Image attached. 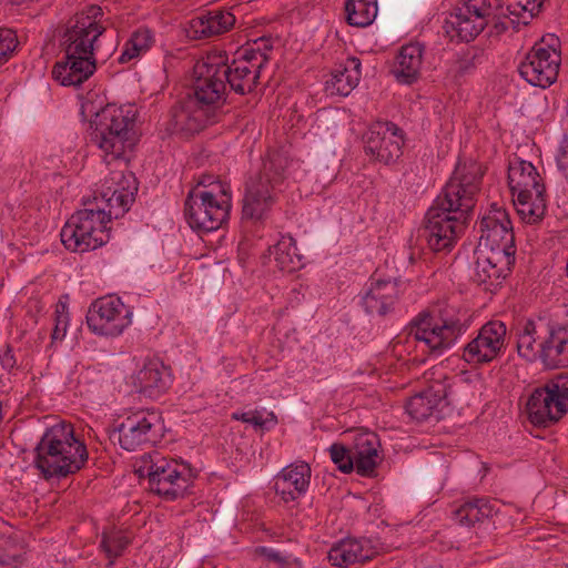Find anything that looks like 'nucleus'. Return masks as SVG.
<instances>
[{"label":"nucleus","mask_w":568,"mask_h":568,"mask_svg":"<svg viewBox=\"0 0 568 568\" xmlns=\"http://www.w3.org/2000/svg\"><path fill=\"white\" fill-rule=\"evenodd\" d=\"M477 162L458 163L425 216L420 237L434 252H448L463 234L484 176Z\"/></svg>","instance_id":"obj_1"},{"label":"nucleus","mask_w":568,"mask_h":568,"mask_svg":"<svg viewBox=\"0 0 568 568\" xmlns=\"http://www.w3.org/2000/svg\"><path fill=\"white\" fill-rule=\"evenodd\" d=\"M87 460V447L75 438L71 424L51 426L36 447L34 466L45 480L65 478L79 471Z\"/></svg>","instance_id":"obj_2"},{"label":"nucleus","mask_w":568,"mask_h":568,"mask_svg":"<svg viewBox=\"0 0 568 568\" xmlns=\"http://www.w3.org/2000/svg\"><path fill=\"white\" fill-rule=\"evenodd\" d=\"M291 160L284 150H270L261 171L246 182L242 217L261 220L283 191Z\"/></svg>","instance_id":"obj_3"},{"label":"nucleus","mask_w":568,"mask_h":568,"mask_svg":"<svg viewBox=\"0 0 568 568\" xmlns=\"http://www.w3.org/2000/svg\"><path fill=\"white\" fill-rule=\"evenodd\" d=\"M135 473L140 478L146 477L150 491L165 500L184 497L196 476L189 464L168 458L159 452L144 454Z\"/></svg>","instance_id":"obj_4"},{"label":"nucleus","mask_w":568,"mask_h":568,"mask_svg":"<svg viewBox=\"0 0 568 568\" xmlns=\"http://www.w3.org/2000/svg\"><path fill=\"white\" fill-rule=\"evenodd\" d=\"M508 185L521 219L527 223L541 221L547 210L546 189L534 164L517 155L509 159Z\"/></svg>","instance_id":"obj_5"},{"label":"nucleus","mask_w":568,"mask_h":568,"mask_svg":"<svg viewBox=\"0 0 568 568\" xmlns=\"http://www.w3.org/2000/svg\"><path fill=\"white\" fill-rule=\"evenodd\" d=\"M85 207L73 213L63 225L60 236L67 250L84 253L109 242V215L99 204L84 203Z\"/></svg>","instance_id":"obj_6"},{"label":"nucleus","mask_w":568,"mask_h":568,"mask_svg":"<svg viewBox=\"0 0 568 568\" xmlns=\"http://www.w3.org/2000/svg\"><path fill=\"white\" fill-rule=\"evenodd\" d=\"M271 49L270 40L261 38L254 45L237 51L231 62L226 52L213 51L222 60L219 68L224 73L225 85L229 84L237 94L252 92L256 88L261 70L268 62L267 51Z\"/></svg>","instance_id":"obj_7"},{"label":"nucleus","mask_w":568,"mask_h":568,"mask_svg":"<svg viewBox=\"0 0 568 568\" xmlns=\"http://www.w3.org/2000/svg\"><path fill=\"white\" fill-rule=\"evenodd\" d=\"M231 200L230 186L214 185L212 191L193 187L184 203V214L190 227L200 232L220 229L229 220Z\"/></svg>","instance_id":"obj_8"},{"label":"nucleus","mask_w":568,"mask_h":568,"mask_svg":"<svg viewBox=\"0 0 568 568\" xmlns=\"http://www.w3.org/2000/svg\"><path fill=\"white\" fill-rule=\"evenodd\" d=\"M465 331L464 323L453 308L437 307L429 313L419 314L413 322L409 335L429 354L438 356L450 348Z\"/></svg>","instance_id":"obj_9"},{"label":"nucleus","mask_w":568,"mask_h":568,"mask_svg":"<svg viewBox=\"0 0 568 568\" xmlns=\"http://www.w3.org/2000/svg\"><path fill=\"white\" fill-rule=\"evenodd\" d=\"M135 113L131 106L108 104L91 122V140L106 154L118 159L123 154Z\"/></svg>","instance_id":"obj_10"},{"label":"nucleus","mask_w":568,"mask_h":568,"mask_svg":"<svg viewBox=\"0 0 568 568\" xmlns=\"http://www.w3.org/2000/svg\"><path fill=\"white\" fill-rule=\"evenodd\" d=\"M102 16L101 7L92 4L70 19L62 40L64 53L97 57L99 38L105 31Z\"/></svg>","instance_id":"obj_11"},{"label":"nucleus","mask_w":568,"mask_h":568,"mask_svg":"<svg viewBox=\"0 0 568 568\" xmlns=\"http://www.w3.org/2000/svg\"><path fill=\"white\" fill-rule=\"evenodd\" d=\"M490 14L488 0H462L445 19L444 30L452 40L469 42L484 30Z\"/></svg>","instance_id":"obj_12"},{"label":"nucleus","mask_w":568,"mask_h":568,"mask_svg":"<svg viewBox=\"0 0 568 568\" xmlns=\"http://www.w3.org/2000/svg\"><path fill=\"white\" fill-rule=\"evenodd\" d=\"M219 63H222V60L213 52L195 63L194 92L189 95L203 106L213 109L215 114L224 103L226 94L224 73L220 71Z\"/></svg>","instance_id":"obj_13"},{"label":"nucleus","mask_w":568,"mask_h":568,"mask_svg":"<svg viewBox=\"0 0 568 568\" xmlns=\"http://www.w3.org/2000/svg\"><path fill=\"white\" fill-rule=\"evenodd\" d=\"M131 323V307L113 295L95 300L87 313L88 327L98 335L118 336Z\"/></svg>","instance_id":"obj_14"},{"label":"nucleus","mask_w":568,"mask_h":568,"mask_svg":"<svg viewBox=\"0 0 568 568\" xmlns=\"http://www.w3.org/2000/svg\"><path fill=\"white\" fill-rule=\"evenodd\" d=\"M163 430L161 414L148 410L126 417L112 437L118 439L123 449L133 452L144 445L158 443L163 436Z\"/></svg>","instance_id":"obj_15"},{"label":"nucleus","mask_w":568,"mask_h":568,"mask_svg":"<svg viewBox=\"0 0 568 568\" xmlns=\"http://www.w3.org/2000/svg\"><path fill=\"white\" fill-rule=\"evenodd\" d=\"M560 61V51L555 43H547L542 39L527 53L519 65V73L531 85L546 89L557 80Z\"/></svg>","instance_id":"obj_16"},{"label":"nucleus","mask_w":568,"mask_h":568,"mask_svg":"<svg viewBox=\"0 0 568 568\" xmlns=\"http://www.w3.org/2000/svg\"><path fill=\"white\" fill-rule=\"evenodd\" d=\"M404 139L400 129L393 122L378 121L364 135V150L374 161L395 163L403 154Z\"/></svg>","instance_id":"obj_17"},{"label":"nucleus","mask_w":568,"mask_h":568,"mask_svg":"<svg viewBox=\"0 0 568 568\" xmlns=\"http://www.w3.org/2000/svg\"><path fill=\"white\" fill-rule=\"evenodd\" d=\"M479 232L477 247L490 251L500 250L515 256L513 226L504 207L494 203L479 222Z\"/></svg>","instance_id":"obj_18"},{"label":"nucleus","mask_w":568,"mask_h":568,"mask_svg":"<svg viewBox=\"0 0 568 568\" xmlns=\"http://www.w3.org/2000/svg\"><path fill=\"white\" fill-rule=\"evenodd\" d=\"M217 114L210 106H203L191 97L179 101L169 112L166 131L185 136L199 133L209 124L214 123Z\"/></svg>","instance_id":"obj_19"},{"label":"nucleus","mask_w":568,"mask_h":568,"mask_svg":"<svg viewBox=\"0 0 568 568\" xmlns=\"http://www.w3.org/2000/svg\"><path fill=\"white\" fill-rule=\"evenodd\" d=\"M506 334L507 328L501 321L486 323L464 347L463 358L473 365L490 363L505 349Z\"/></svg>","instance_id":"obj_20"},{"label":"nucleus","mask_w":568,"mask_h":568,"mask_svg":"<svg viewBox=\"0 0 568 568\" xmlns=\"http://www.w3.org/2000/svg\"><path fill=\"white\" fill-rule=\"evenodd\" d=\"M473 281L485 291L495 292L510 272L515 256L500 250L490 251L477 247Z\"/></svg>","instance_id":"obj_21"},{"label":"nucleus","mask_w":568,"mask_h":568,"mask_svg":"<svg viewBox=\"0 0 568 568\" xmlns=\"http://www.w3.org/2000/svg\"><path fill=\"white\" fill-rule=\"evenodd\" d=\"M453 384L454 377L434 381L425 390L407 400L405 405L407 414L417 422L432 417L443 402L446 400L447 405L450 404Z\"/></svg>","instance_id":"obj_22"},{"label":"nucleus","mask_w":568,"mask_h":568,"mask_svg":"<svg viewBox=\"0 0 568 568\" xmlns=\"http://www.w3.org/2000/svg\"><path fill=\"white\" fill-rule=\"evenodd\" d=\"M402 282L398 278H372L361 296V305L368 315L385 316L398 301Z\"/></svg>","instance_id":"obj_23"},{"label":"nucleus","mask_w":568,"mask_h":568,"mask_svg":"<svg viewBox=\"0 0 568 568\" xmlns=\"http://www.w3.org/2000/svg\"><path fill=\"white\" fill-rule=\"evenodd\" d=\"M552 324L541 317L527 320L517 328V352L527 362L539 361L541 347L546 344Z\"/></svg>","instance_id":"obj_24"},{"label":"nucleus","mask_w":568,"mask_h":568,"mask_svg":"<svg viewBox=\"0 0 568 568\" xmlns=\"http://www.w3.org/2000/svg\"><path fill=\"white\" fill-rule=\"evenodd\" d=\"M97 57L65 53V60L55 63L53 78L64 87H79L97 70Z\"/></svg>","instance_id":"obj_25"},{"label":"nucleus","mask_w":568,"mask_h":568,"mask_svg":"<svg viewBox=\"0 0 568 568\" xmlns=\"http://www.w3.org/2000/svg\"><path fill=\"white\" fill-rule=\"evenodd\" d=\"M311 474L307 463L291 464L275 477L274 489L285 503L296 500L307 491Z\"/></svg>","instance_id":"obj_26"},{"label":"nucleus","mask_w":568,"mask_h":568,"mask_svg":"<svg viewBox=\"0 0 568 568\" xmlns=\"http://www.w3.org/2000/svg\"><path fill=\"white\" fill-rule=\"evenodd\" d=\"M379 548L371 539L346 538L334 545L328 551V560L337 567H348L372 560Z\"/></svg>","instance_id":"obj_27"},{"label":"nucleus","mask_w":568,"mask_h":568,"mask_svg":"<svg viewBox=\"0 0 568 568\" xmlns=\"http://www.w3.org/2000/svg\"><path fill=\"white\" fill-rule=\"evenodd\" d=\"M171 385L170 371L159 359L149 361L133 376V386L135 390L149 398H158Z\"/></svg>","instance_id":"obj_28"},{"label":"nucleus","mask_w":568,"mask_h":568,"mask_svg":"<svg viewBox=\"0 0 568 568\" xmlns=\"http://www.w3.org/2000/svg\"><path fill=\"white\" fill-rule=\"evenodd\" d=\"M112 179L119 181V186L114 190H112L111 186H106L105 190H102L101 202L104 203V205H99L100 207L105 209V213L109 215V223L111 222L112 216L119 219L130 210V206L134 201V195L138 191L135 181H132L133 185L131 186L129 180H126L125 175L121 171L115 172Z\"/></svg>","instance_id":"obj_29"},{"label":"nucleus","mask_w":568,"mask_h":568,"mask_svg":"<svg viewBox=\"0 0 568 568\" xmlns=\"http://www.w3.org/2000/svg\"><path fill=\"white\" fill-rule=\"evenodd\" d=\"M235 23V17L223 10H213L190 21L189 36L193 39H206L229 31Z\"/></svg>","instance_id":"obj_30"},{"label":"nucleus","mask_w":568,"mask_h":568,"mask_svg":"<svg viewBox=\"0 0 568 568\" xmlns=\"http://www.w3.org/2000/svg\"><path fill=\"white\" fill-rule=\"evenodd\" d=\"M539 361L546 368L568 366V327L552 324L546 344L541 347Z\"/></svg>","instance_id":"obj_31"},{"label":"nucleus","mask_w":568,"mask_h":568,"mask_svg":"<svg viewBox=\"0 0 568 568\" xmlns=\"http://www.w3.org/2000/svg\"><path fill=\"white\" fill-rule=\"evenodd\" d=\"M424 47L418 43H408L400 48L393 69V74L402 84H412L420 75Z\"/></svg>","instance_id":"obj_32"},{"label":"nucleus","mask_w":568,"mask_h":568,"mask_svg":"<svg viewBox=\"0 0 568 568\" xmlns=\"http://www.w3.org/2000/svg\"><path fill=\"white\" fill-rule=\"evenodd\" d=\"M362 63L358 58L351 57L344 64L338 65L325 82V92L328 95L347 97L357 85L361 79Z\"/></svg>","instance_id":"obj_33"},{"label":"nucleus","mask_w":568,"mask_h":568,"mask_svg":"<svg viewBox=\"0 0 568 568\" xmlns=\"http://www.w3.org/2000/svg\"><path fill=\"white\" fill-rule=\"evenodd\" d=\"M374 435L364 434L356 437L352 446L354 469L361 476H372L381 462Z\"/></svg>","instance_id":"obj_34"},{"label":"nucleus","mask_w":568,"mask_h":568,"mask_svg":"<svg viewBox=\"0 0 568 568\" xmlns=\"http://www.w3.org/2000/svg\"><path fill=\"white\" fill-rule=\"evenodd\" d=\"M526 409L529 420L536 426L547 427L562 417L557 416V408L546 386L531 393Z\"/></svg>","instance_id":"obj_35"},{"label":"nucleus","mask_w":568,"mask_h":568,"mask_svg":"<svg viewBox=\"0 0 568 568\" xmlns=\"http://www.w3.org/2000/svg\"><path fill=\"white\" fill-rule=\"evenodd\" d=\"M495 513V506L486 498H474L465 501L455 513V520L460 525L474 527L489 519Z\"/></svg>","instance_id":"obj_36"},{"label":"nucleus","mask_w":568,"mask_h":568,"mask_svg":"<svg viewBox=\"0 0 568 568\" xmlns=\"http://www.w3.org/2000/svg\"><path fill=\"white\" fill-rule=\"evenodd\" d=\"M499 13L511 18L513 23L527 26L539 13L544 0H497Z\"/></svg>","instance_id":"obj_37"},{"label":"nucleus","mask_w":568,"mask_h":568,"mask_svg":"<svg viewBox=\"0 0 568 568\" xmlns=\"http://www.w3.org/2000/svg\"><path fill=\"white\" fill-rule=\"evenodd\" d=\"M276 266L286 273H293L303 266V256L297 252L296 242L291 235H283L271 248Z\"/></svg>","instance_id":"obj_38"},{"label":"nucleus","mask_w":568,"mask_h":568,"mask_svg":"<svg viewBox=\"0 0 568 568\" xmlns=\"http://www.w3.org/2000/svg\"><path fill=\"white\" fill-rule=\"evenodd\" d=\"M378 11L377 0H346L345 12L348 24L367 27L376 18Z\"/></svg>","instance_id":"obj_39"},{"label":"nucleus","mask_w":568,"mask_h":568,"mask_svg":"<svg viewBox=\"0 0 568 568\" xmlns=\"http://www.w3.org/2000/svg\"><path fill=\"white\" fill-rule=\"evenodd\" d=\"M26 549L16 536H0V565L19 568L24 562Z\"/></svg>","instance_id":"obj_40"},{"label":"nucleus","mask_w":568,"mask_h":568,"mask_svg":"<svg viewBox=\"0 0 568 568\" xmlns=\"http://www.w3.org/2000/svg\"><path fill=\"white\" fill-rule=\"evenodd\" d=\"M153 43V36L148 29H139L132 33L130 39L125 42L123 51L119 57L120 63H126L132 59L139 57L141 53L146 52Z\"/></svg>","instance_id":"obj_41"},{"label":"nucleus","mask_w":568,"mask_h":568,"mask_svg":"<svg viewBox=\"0 0 568 568\" xmlns=\"http://www.w3.org/2000/svg\"><path fill=\"white\" fill-rule=\"evenodd\" d=\"M130 541V537L122 530L110 529L102 532L100 546L110 559V566L114 559L123 555Z\"/></svg>","instance_id":"obj_42"},{"label":"nucleus","mask_w":568,"mask_h":568,"mask_svg":"<svg viewBox=\"0 0 568 568\" xmlns=\"http://www.w3.org/2000/svg\"><path fill=\"white\" fill-rule=\"evenodd\" d=\"M554 399L557 416L568 412V375H558L545 385Z\"/></svg>","instance_id":"obj_43"},{"label":"nucleus","mask_w":568,"mask_h":568,"mask_svg":"<svg viewBox=\"0 0 568 568\" xmlns=\"http://www.w3.org/2000/svg\"><path fill=\"white\" fill-rule=\"evenodd\" d=\"M232 418L235 420H241L243 423L251 424L256 428L266 430H268L271 427L277 424V418L273 412L267 413L266 417H263V415L258 410L233 413Z\"/></svg>","instance_id":"obj_44"},{"label":"nucleus","mask_w":568,"mask_h":568,"mask_svg":"<svg viewBox=\"0 0 568 568\" xmlns=\"http://www.w3.org/2000/svg\"><path fill=\"white\" fill-rule=\"evenodd\" d=\"M328 450L332 462L342 473L348 474L354 470L352 447L346 448L344 445L335 443Z\"/></svg>","instance_id":"obj_45"},{"label":"nucleus","mask_w":568,"mask_h":568,"mask_svg":"<svg viewBox=\"0 0 568 568\" xmlns=\"http://www.w3.org/2000/svg\"><path fill=\"white\" fill-rule=\"evenodd\" d=\"M17 45L16 33L10 29H0V62H6Z\"/></svg>","instance_id":"obj_46"},{"label":"nucleus","mask_w":568,"mask_h":568,"mask_svg":"<svg viewBox=\"0 0 568 568\" xmlns=\"http://www.w3.org/2000/svg\"><path fill=\"white\" fill-rule=\"evenodd\" d=\"M483 52L478 51H468L466 52L457 62V72L460 75H464L471 70H474L477 64L481 63Z\"/></svg>","instance_id":"obj_47"},{"label":"nucleus","mask_w":568,"mask_h":568,"mask_svg":"<svg viewBox=\"0 0 568 568\" xmlns=\"http://www.w3.org/2000/svg\"><path fill=\"white\" fill-rule=\"evenodd\" d=\"M255 552L266 560L277 564L280 567L288 564L287 558L284 557L280 551L268 547H257Z\"/></svg>","instance_id":"obj_48"},{"label":"nucleus","mask_w":568,"mask_h":568,"mask_svg":"<svg viewBox=\"0 0 568 568\" xmlns=\"http://www.w3.org/2000/svg\"><path fill=\"white\" fill-rule=\"evenodd\" d=\"M69 324V317L68 316H60L54 318V327L52 331L51 338L52 341H62L65 336L67 328Z\"/></svg>","instance_id":"obj_49"},{"label":"nucleus","mask_w":568,"mask_h":568,"mask_svg":"<svg viewBox=\"0 0 568 568\" xmlns=\"http://www.w3.org/2000/svg\"><path fill=\"white\" fill-rule=\"evenodd\" d=\"M214 185L227 186L213 174H202L195 187H199L200 190L203 191H212V187H214Z\"/></svg>","instance_id":"obj_50"},{"label":"nucleus","mask_w":568,"mask_h":568,"mask_svg":"<svg viewBox=\"0 0 568 568\" xmlns=\"http://www.w3.org/2000/svg\"><path fill=\"white\" fill-rule=\"evenodd\" d=\"M557 164L560 171L568 179V139L562 143L560 151L557 155Z\"/></svg>","instance_id":"obj_51"},{"label":"nucleus","mask_w":568,"mask_h":568,"mask_svg":"<svg viewBox=\"0 0 568 568\" xmlns=\"http://www.w3.org/2000/svg\"><path fill=\"white\" fill-rule=\"evenodd\" d=\"M0 364L6 369H11L16 365L13 352L10 347H7L2 354H0Z\"/></svg>","instance_id":"obj_52"},{"label":"nucleus","mask_w":568,"mask_h":568,"mask_svg":"<svg viewBox=\"0 0 568 568\" xmlns=\"http://www.w3.org/2000/svg\"><path fill=\"white\" fill-rule=\"evenodd\" d=\"M54 315L55 317H60V316H68L69 317V314H68V305L65 302H63L62 300H60L55 306V312H54Z\"/></svg>","instance_id":"obj_53"},{"label":"nucleus","mask_w":568,"mask_h":568,"mask_svg":"<svg viewBox=\"0 0 568 568\" xmlns=\"http://www.w3.org/2000/svg\"><path fill=\"white\" fill-rule=\"evenodd\" d=\"M565 317H566V324L564 326L568 327V305L566 306V310H565Z\"/></svg>","instance_id":"obj_54"},{"label":"nucleus","mask_w":568,"mask_h":568,"mask_svg":"<svg viewBox=\"0 0 568 568\" xmlns=\"http://www.w3.org/2000/svg\"><path fill=\"white\" fill-rule=\"evenodd\" d=\"M550 40H551L552 42H558V39H555V38H550Z\"/></svg>","instance_id":"obj_55"}]
</instances>
